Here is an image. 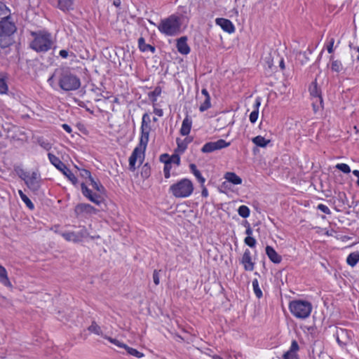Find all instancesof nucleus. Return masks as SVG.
Returning <instances> with one entry per match:
<instances>
[{
    "label": "nucleus",
    "instance_id": "32",
    "mask_svg": "<svg viewBox=\"0 0 359 359\" xmlns=\"http://www.w3.org/2000/svg\"><path fill=\"white\" fill-rule=\"evenodd\" d=\"M252 285L253 292H254L255 296L258 299H260L262 297L263 294H262V291L261 288L259 287V282L257 278H255L252 280Z\"/></svg>",
    "mask_w": 359,
    "mask_h": 359
},
{
    "label": "nucleus",
    "instance_id": "61",
    "mask_svg": "<svg viewBox=\"0 0 359 359\" xmlns=\"http://www.w3.org/2000/svg\"><path fill=\"white\" fill-rule=\"evenodd\" d=\"M62 128L68 133H71L72 131V128L68 124H66V123L62 124Z\"/></svg>",
    "mask_w": 359,
    "mask_h": 359
},
{
    "label": "nucleus",
    "instance_id": "9",
    "mask_svg": "<svg viewBox=\"0 0 359 359\" xmlns=\"http://www.w3.org/2000/svg\"><path fill=\"white\" fill-rule=\"evenodd\" d=\"M60 234L66 241L74 243L81 242L83 238L89 236V233L85 226L80 227L78 231H66Z\"/></svg>",
    "mask_w": 359,
    "mask_h": 359
},
{
    "label": "nucleus",
    "instance_id": "19",
    "mask_svg": "<svg viewBox=\"0 0 359 359\" xmlns=\"http://www.w3.org/2000/svg\"><path fill=\"white\" fill-rule=\"evenodd\" d=\"M224 178L226 180L227 182H231L233 184H241L242 183V179L234 172H226ZM226 183V182H224L223 186H225Z\"/></svg>",
    "mask_w": 359,
    "mask_h": 359
},
{
    "label": "nucleus",
    "instance_id": "56",
    "mask_svg": "<svg viewBox=\"0 0 359 359\" xmlns=\"http://www.w3.org/2000/svg\"><path fill=\"white\" fill-rule=\"evenodd\" d=\"M318 209L321 210L323 212L325 213V214H327V215H330L331 213L330 209L328 208L327 206L323 205V204H319L318 205Z\"/></svg>",
    "mask_w": 359,
    "mask_h": 359
},
{
    "label": "nucleus",
    "instance_id": "64",
    "mask_svg": "<svg viewBox=\"0 0 359 359\" xmlns=\"http://www.w3.org/2000/svg\"><path fill=\"white\" fill-rule=\"evenodd\" d=\"M353 174L358 177L357 184L359 186V170H353Z\"/></svg>",
    "mask_w": 359,
    "mask_h": 359
},
{
    "label": "nucleus",
    "instance_id": "18",
    "mask_svg": "<svg viewBox=\"0 0 359 359\" xmlns=\"http://www.w3.org/2000/svg\"><path fill=\"white\" fill-rule=\"evenodd\" d=\"M74 0H57V7L62 11H69L74 8Z\"/></svg>",
    "mask_w": 359,
    "mask_h": 359
},
{
    "label": "nucleus",
    "instance_id": "41",
    "mask_svg": "<svg viewBox=\"0 0 359 359\" xmlns=\"http://www.w3.org/2000/svg\"><path fill=\"white\" fill-rule=\"evenodd\" d=\"M299 347L298 345V343L296 340H292L291 342L290 347L288 351H286V353L297 355V351H299Z\"/></svg>",
    "mask_w": 359,
    "mask_h": 359
},
{
    "label": "nucleus",
    "instance_id": "3",
    "mask_svg": "<svg viewBox=\"0 0 359 359\" xmlns=\"http://www.w3.org/2000/svg\"><path fill=\"white\" fill-rule=\"evenodd\" d=\"M33 37L29 47L36 53H46L51 49L53 44L51 34L45 30L32 32Z\"/></svg>",
    "mask_w": 359,
    "mask_h": 359
},
{
    "label": "nucleus",
    "instance_id": "26",
    "mask_svg": "<svg viewBox=\"0 0 359 359\" xmlns=\"http://www.w3.org/2000/svg\"><path fill=\"white\" fill-rule=\"evenodd\" d=\"M252 142L258 147H265L270 142V140H266L264 137L258 135L252 139Z\"/></svg>",
    "mask_w": 359,
    "mask_h": 359
},
{
    "label": "nucleus",
    "instance_id": "5",
    "mask_svg": "<svg viewBox=\"0 0 359 359\" xmlns=\"http://www.w3.org/2000/svg\"><path fill=\"white\" fill-rule=\"evenodd\" d=\"M170 190L177 198H185L189 196L193 191L194 186L192 182L188 179H183L178 182L173 184Z\"/></svg>",
    "mask_w": 359,
    "mask_h": 359
},
{
    "label": "nucleus",
    "instance_id": "2",
    "mask_svg": "<svg viewBox=\"0 0 359 359\" xmlns=\"http://www.w3.org/2000/svg\"><path fill=\"white\" fill-rule=\"evenodd\" d=\"M55 76H57V84L64 91L76 90L81 86L80 79L69 67L55 69Z\"/></svg>",
    "mask_w": 359,
    "mask_h": 359
},
{
    "label": "nucleus",
    "instance_id": "15",
    "mask_svg": "<svg viewBox=\"0 0 359 359\" xmlns=\"http://www.w3.org/2000/svg\"><path fill=\"white\" fill-rule=\"evenodd\" d=\"M187 41V36H182L177 40V50L182 55H187L190 52V48Z\"/></svg>",
    "mask_w": 359,
    "mask_h": 359
},
{
    "label": "nucleus",
    "instance_id": "24",
    "mask_svg": "<svg viewBox=\"0 0 359 359\" xmlns=\"http://www.w3.org/2000/svg\"><path fill=\"white\" fill-rule=\"evenodd\" d=\"M242 263L245 269H248L249 267L253 268V263L251 262L250 254L248 250L244 252L242 257Z\"/></svg>",
    "mask_w": 359,
    "mask_h": 359
},
{
    "label": "nucleus",
    "instance_id": "50",
    "mask_svg": "<svg viewBox=\"0 0 359 359\" xmlns=\"http://www.w3.org/2000/svg\"><path fill=\"white\" fill-rule=\"evenodd\" d=\"M172 163L169 161H165L164 163V175L165 178H168L170 175V171L172 167Z\"/></svg>",
    "mask_w": 359,
    "mask_h": 359
},
{
    "label": "nucleus",
    "instance_id": "42",
    "mask_svg": "<svg viewBox=\"0 0 359 359\" xmlns=\"http://www.w3.org/2000/svg\"><path fill=\"white\" fill-rule=\"evenodd\" d=\"M104 338L106 339H107L109 342H111V344H114L115 346L119 347V348H123L125 349L126 346V344L118 341V339H114V338H111L110 337H107V336H105Z\"/></svg>",
    "mask_w": 359,
    "mask_h": 359
},
{
    "label": "nucleus",
    "instance_id": "43",
    "mask_svg": "<svg viewBox=\"0 0 359 359\" xmlns=\"http://www.w3.org/2000/svg\"><path fill=\"white\" fill-rule=\"evenodd\" d=\"M8 15H11L10 9L6 6V5L4 3L0 1V16H6Z\"/></svg>",
    "mask_w": 359,
    "mask_h": 359
},
{
    "label": "nucleus",
    "instance_id": "40",
    "mask_svg": "<svg viewBox=\"0 0 359 359\" xmlns=\"http://www.w3.org/2000/svg\"><path fill=\"white\" fill-rule=\"evenodd\" d=\"M151 174V168L148 163H145L141 169V175L143 178H148Z\"/></svg>",
    "mask_w": 359,
    "mask_h": 359
},
{
    "label": "nucleus",
    "instance_id": "38",
    "mask_svg": "<svg viewBox=\"0 0 359 359\" xmlns=\"http://www.w3.org/2000/svg\"><path fill=\"white\" fill-rule=\"evenodd\" d=\"M88 330L89 332L97 335H101L102 334L100 327L95 321L91 323Z\"/></svg>",
    "mask_w": 359,
    "mask_h": 359
},
{
    "label": "nucleus",
    "instance_id": "6",
    "mask_svg": "<svg viewBox=\"0 0 359 359\" xmlns=\"http://www.w3.org/2000/svg\"><path fill=\"white\" fill-rule=\"evenodd\" d=\"M180 22L179 18L175 15H171L161 22V27L158 29L167 35L177 34L180 29Z\"/></svg>",
    "mask_w": 359,
    "mask_h": 359
},
{
    "label": "nucleus",
    "instance_id": "51",
    "mask_svg": "<svg viewBox=\"0 0 359 359\" xmlns=\"http://www.w3.org/2000/svg\"><path fill=\"white\" fill-rule=\"evenodd\" d=\"M59 55L64 59L67 58L69 56L75 57V54L69 52L68 50H61L59 52Z\"/></svg>",
    "mask_w": 359,
    "mask_h": 359
},
{
    "label": "nucleus",
    "instance_id": "58",
    "mask_svg": "<svg viewBox=\"0 0 359 359\" xmlns=\"http://www.w3.org/2000/svg\"><path fill=\"white\" fill-rule=\"evenodd\" d=\"M55 80L57 81V76H55V72L53 74L48 78V83L50 86H53V83L55 82Z\"/></svg>",
    "mask_w": 359,
    "mask_h": 359
},
{
    "label": "nucleus",
    "instance_id": "52",
    "mask_svg": "<svg viewBox=\"0 0 359 359\" xmlns=\"http://www.w3.org/2000/svg\"><path fill=\"white\" fill-rule=\"evenodd\" d=\"M245 243L250 248H253L255 246L256 240L252 236H247L245 238Z\"/></svg>",
    "mask_w": 359,
    "mask_h": 359
},
{
    "label": "nucleus",
    "instance_id": "49",
    "mask_svg": "<svg viewBox=\"0 0 359 359\" xmlns=\"http://www.w3.org/2000/svg\"><path fill=\"white\" fill-rule=\"evenodd\" d=\"M336 168L341 170L344 173H349L351 172L350 167L345 163H338L336 165Z\"/></svg>",
    "mask_w": 359,
    "mask_h": 359
},
{
    "label": "nucleus",
    "instance_id": "34",
    "mask_svg": "<svg viewBox=\"0 0 359 359\" xmlns=\"http://www.w3.org/2000/svg\"><path fill=\"white\" fill-rule=\"evenodd\" d=\"M18 194L20 196V198L26 204V205L30 210H33L34 208V205L33 203L31 201V200L27 196V195L25 194L22 190H19Z\"/></svg>",
    "mask_w": 359,
    "mask_h": 359
},
{
    "label": "nucleus",
    "instance_id": "29",
    "mask_svg": "<svg viewBox=\"0 0 359 359\" xmlns=\"http://www.w3.org/2000/svg\"><path fill=\"white\" fill-rule=\"evenodd\" d=\"M189 168H190V170H191V172H193V174L195 175V177L198 180V182L203 184L205 182V180L201 175L200 171L196 168V165L194 163H191L189 165Z\"/></svg>",
    "mask_w": 359,
    "mask_h": 359
},
{
    "label": "nucleus",
    "instance_id": "35",
    "mask_svg": "<svg viewBox=\"0 0 359 359\" xmlns=\"http://www.w3.org/2000/svg\"><path fill=\"white\" fill-rule=\"evenodd\" d=\"M125 349L129 355H133L135 358H140L144 356V354L140 352L139 351L134 348L128 346V345H126Z\"/></svg>",
    "mask_w": 359,
    "mask_h": 359
},
{
    "label": "nucleus",
    "instance_id": "12",
    "mask_svg": "<svg viewBox=\"0 0 359 359\" xmlns=\"http://www.w3.org/2000/svg\"><path fill=\"white\" fill-rule=\"evenodd\" d=\"M25 183L30 191L34 194H37L41 187L40 175L36 172H33L25 180Z\"/></svg>",
    "mask_w": 359,
    "mask_h": 359
},
{
    "label": "nucleus",
    "instance_id": "39",
    "mask_svg": "<svg viewBox=\"0 0 359 359\" xmlns=\"http://www.w3.org/2000/svg\"><path fill=\"white\" fill-rule=\"evenodd\" d=\"M238 213L241 217L247 218L250 215V209L246 205H241L238 208Z\"/></svg>",
    "mask_w": 359,
    "mask_h": 359
},
{
    "label": "nucleus",
    "instance_id": "37",
    "mask_svg": "<svg viewBox=\"0 0 359 359\" xmlns=\"http://www.w3.org/2000/svg\"><path fill=\"white\" fill-rule=\"evenodd\" d=\"M311 50L308 49L307 51L300 52L298 54V60L302 62V64H306L309 60V55L311 54Z\"/></svg>",
    "mask_w": 359,
    "mask_h": 359
},
{
    "label": "nucleus",
    "instance_id": "60",
    "mask_svg": "<svg viewBox=\"0 0 359 359\" xmlns=\"http://www.w3.org/2000/svg\"><path fill=\"white\" fill-rule=\"evenodd\" d=\"M245 223L247 225L245 233L248 235V236H250L252 233V229H251L249 223L247 221H245Z\"/></svg>",
    "mask_w": 359,
    "mask_h": 359
},
{
    "label": "nucleus",
    "instance_id": "44",
    "mask_svg": "<svg viewBox=\"0 0 359 359\" xmlns=\"http://www.w3.org/2000/svg\"><path fill=\"white\" fill-rule=\"evenodd\" d=\"M81 189L83 195L87 198H89V197H90V196H92V194H93V191L90 189H88V187L84 183H82L81 184Z\"/></svg>",
    "mask_w": 359,
    "mask_h": 359
},
{
    "label": "nucleus",
    "instance_id": "30",
    "mask_svg": "<svg viewBox=\"0 0 359 359\" xmlns=\"http://www.w3.org/2000/svg\"><path fill=\"white\" fill-rule=\"evenodd\" d=\"M0 282L8 287H12V284L8 277L7 271H0Z\"/></svg>",
    "mask_w": 359,
    "mask_h": 359
},
{
    "label": "nucleus",
    "instance_id": "22",
    "mask_svg": "<svg viewBox=\"0 0 359 359\" xmlns=\"http://www.w3.org/2000/svg\"><path fill=\"white\" fill-rule=\"evenodd\" d=\"M8 76L6 73H0V94H5L8 90L7 85Z\"/></svg>",
    "mask_w": 359,
    "mask_h": 359
},
{
    "label": "nucleus",
    "instance_id": "36",
    "mask_svg": "<svg viewBox=\"0 0 359 359\" xmlns=\"http://www.w3.org/2000/svg\"><path fill=\"white\" fill-rule=\"evenodd\" d=\"M89 181L90 182V184L92 185L93 188L97 191L100 193H104L105 191V188L100 184L99 181H95L93 177L90 178Z\"/></svg>",
    "mask_w": 359,
    "mask_h": 359
},
{
    "label": "nucleus",
    "instance_id": "63",
    "mask_svg": "<svg viewBox=\"0 0 359 359\" xmlns=\"http://www.w3.org/2000/svg\"><path fill=\"white\" fill-rule=\"evenodd\" d=\"M201 195L203 197H207L208 196V190H207V189L205 187L203 188V190L201 191Z\"/></svg>",
    "mask_w": 359,
    "mask_h": 359
},
{
    "label": "nucleus",
    "instance_id": "8",
    "mask_svg": "<svg viewBox=\"0 0 359 359\" xmlns=\"http://www.w3.org/2000/svg\"><path fill=\"white\" fill-rule=\"evenodd\" d=\"M17 30L15 24L12 20L11 15L1 18L0 20V37L12 36Z\"/></svg>",
    "mask_w": 359,
    "mask_h": 359
},
{
    "label": "nucleus",
    "instance_id": "31",
    "mask_svg": "<svg viewBox=\"0 0 359 359\" xmlns=\"http://www.w3.org/2000/svg\"><path fill=\"white\" fill-rule=\"evenodd\" d=\"M323 100L322 96L316 97L312 99V106L315 112H317L320 108H323Z\"/></svg>",
    "mask_w": 359,
    "mask_h": 359
},
{
    "label": "nucleus",
    "instance_id": "14",
    "mask_svg": "<svg viewBox=\"0 0 359 359\" xmlns=\"http://www.w3.org/2000/svg\"><path fill=\"white\" fill-rule=\"evenodd\" d=\"M74 212L78 217L83 213L88 215L96 214L97 210L88 203H79L74 208Z\"/></svg>",
    "mask_w": 359,
    "mask_h": 359
},
{
    "label": "nucleus",
    "instance_id": "16",
    "mask_svg": "<svg viewBox=\"0 0 359 359\" xmlns=\"http://www.w3.org/2000/svg\"><path fill=\"white\" fill-rule=\"evenodd\" d=\"M216 22L217 25H219L225 32H227L228 33H232L235 30L233 25L229 20L224 18H217Z\"/></svg>",
    "mask_w": 359,
    "mask_h": 359
},
{
    "label": "nucleus",
    "instance_id": "25",
    "mask_svg": "<svg viewBox=\"0 0 359 359\" xmlns=\"http://www.w3.org/2000/svg\"><path fill=\"white\" fill-rule=\"evenodd\" d=\"M309 92L312 99L321 96V90L318 88L316 81L311 83L309 87Z\"/></svg>",
    "mask_w": 359,
    "mask_h": 359
},
{
    "label": "nucleus",
    "instance_id": "28",
    "mask_svg": "<svg viewBox=\"0 0 359 359\" xmlns=\"http://www.w3.org/2000/svg\"><path fill=\"white\" fill-rule=\"evenodd\" d=\"M359 261V252H355L351 253L346 259L347 263L352 267H353Z\"/></svg>",
    "mask_w": 359,
    "mask_h": 359
},
{
    "label": "nucleus",
    "instance_id": "27",
    "mask_svg": "<svg viewBox=\"0 0 359 359\" xmlns=\"http://www.w3.org/2000/svg\"><path fill=\"white\" fill-rule=\"evenodd\" d=\"M11 36H4L0 37V47L2 49L6 48L13 44V41Z\"/></svg>",
    "mask_w": 359,
    "mask_h": 359
},
{
    "label": "nucleus",
    "instance_id": "17",
    "mask_svg": "<svg viewBox=\"0 0 359 359\" xmlns=\"http://www.w3.org/2000/svg\"><path fill=\"white\" fill-rule=\"evenodd\" d=\"M266 253L273 262L280 263L281 262V256L279 255L272 247L267 245L266 247Z\"/></svg>",
    "mask_w": 359,
    "mask_h": 359
},
{
    "label": "nucleus",
    "instance_id": "7",
    "mask_svg": "<svg viewBox=\"0 0 359 359\" xmlns=\"http://www.w3.org/2000/svg\"><path fill=\"white\" fill-rule=\"evenodd\" d=\"M48 157L50 162L62 173L65 175L73 184H76L78 182L76 177L72 172L66 166V165L60 161V159L55 155L48 153Z\"/></svg>",
    "mask_w": 359,
    "mask_h": 359
},
{
    "label": "nucleus",
    "instance_id": "11",
    "mask_svg": "<svg viewBox=\"0 0 359 359\" xmlns=\"http://www.w3.org/2000/svg\"><path fill=\"white\" fill-rule=\"evenodd\" d=\"M338 344L344 347L351 341L352 332L344 328H338L334 334Z\"/></svg>",
    "mask_w": 359,
    "mask_h": 359
},
{
    "label": "nucleus",
    "instance_id": "48",
    "mask_svg": "<svg viewBox=\"0 0 359 359\" xmlns=\"http://www.w3.org/2000/svg\"><path fill=\"white\" fill-rule=\"evenodd\" d=\"M88 199L96 205H100L102 201V197L95 193H93Z\"/></svg>",
    "mask_w": 359,
    "mask_h": 359
},
{
    "label": "nucleus",
    "instance_id": "23",
    "mask_svg": "<svg viewBox=\"0 0 359 359\" xmlns=\"http://www.w3.org/2000/svg\"><path fill=\"white\" fill-rule=\"evenodd\" d=\"M191 121L188 118H185L182 122V128L180 129V133L182 135H187L191 130Z\"/></svg>",
    "mask_w": 359,
    "mask_h": 359
},
{
    "label": "nucleus",
    "instance_id": "47",
    "mask_svg": "<svg viewBox=\"0 0 359 359\" xmlns=\"http://www.w3.org/2000/svg\"><path fill=\"white\" fill-rule=\"evenodd\" d=\"M210 107V97H205L204 102L200 106V111H204Z\"/></svg>",
    "mask_w": 359,
    "mask_h": 359
},
{
    "label": "nucleus",
    "instance_id": "20",
    "mask_svg": "<svg viewBox=\"0 0 359 359\" xmlns=\"http://www.w3.org/2000/svg\"><path fill=\"white\" fill-rule=\"evenodd\" d=\"M261 104L260 98L257 97L255 100V103L254 104V110L250 114V121L251 123H255L258 118L259 114V107Z\"/></svg>",
    "mask_w": 359,
    "mask_h": 359
},
{
    "label": "nucleus",
    "instance_id": "55",
    "mask_svg": "<svg viewBox=\"0 0 359 359\" xmlns=\"http://www.w3.org/2000/svg\"><path fill=\"white\" fill-rule=\"evenodd\" d=\"M39 144L41 147H43V149H45L47 151L50 150L51 148L50 144L49 142H48L47 141L39 140Z\"/></svg>",
    "mask_w": 359,
    "mask_h": 359
},
{
    "label": "nucleus",
    "instance_id": "33",
    "mask_svg": "<svg viewBox=\"0 0 359 359\" xmlns=\"http://www.w3.org/2000/svg\"><path fill=\"white\" fill-rule=\"evenodd\" d=\"M14 171L18 175V176L21 178L22 180H25L27 177L29 175L28 172L24 170V169L20 165H15Z\"/></svg>",
    "mask_w": 359,
    "mask_h": 359
},
{
    "label": "nucleus",
    "instance_id": "10",
    "mask_svg": "<svg viewBox=\"0 0 359 359\" xmlns=\"http://www.w3.org/2000/svg\"><path fill=\"white\" fill-rule=\"evenodd\" d=\"M330 60L332 71L337 73L341 72L344 70L346 71L353 65V55L347 59H344L343 62L339 60H334L332 55L330 57Z\"/></svg>",
    "mask_w": 359,
    "mask_h": 359
},
{
    "label": "nucleus",
    "instance_id": "4",
    "mask_svg": "<svg viewBox=\"0 0 359 359\" xmlns=\"http://www.w3.org/2000/svg\"><path fill=\"white\" fill-rule=\"evenodd\" d=\"M288 308L293 316L304 320L310 316L313 306L308 301L295 299L289 303Z\"/></svg>",
    "mask_w": 359,
    "mask_h": 359
},
{
    "label": "nucleus",
    "instance_id": "54",
    "mask_svg": "<svg viewBox=\"0 0 359 359\" xmlns=\"http://www.w3.org/2000/svg\"><path fill=\"white\" fill-rule=\"evenodd\" d=\"M80 175L82 177L88 179L89 180L93 177L90 172L86 169H82L80 172Z\"/></svg>",
    "mask_w": 359,
    "mask_h": 359
},
{
    "label": "nucleus",
    "instance_id": "57",
    "mask_svg": "<svg viewBox=\"0 0 359 359\" xmlns=\"http://www.w3.org/2000/svg\"><path fill=\"white\" fill-rule=\"evenodd\" d=\"M283 359H299V358L298 355H294L285 352L283 355Z\"/></svg>",
    "mask_w": 359,
    "mask_h": 359
},
{
    "label": "nucleus",
    "instance_id": "13",
    "mask_svg": "<svg viewBox=\"0 0 359 359\" xmlns=\"http://www.w3.org/2000/svg\"><path fill=\"white\" fill-rule=\"evenodd\" d=\"M229 145L230 142H226L224 140L220 139L216 142H210L205 144L201 149V151L203 153H210L227 147Z\"/></svg>",
    "mask_w": 359,
    "mask_h": 359
},
{
    "label": "nucleus",
    "instance_id": "62",
    "mask_svg": "<svg viewBox=\"0 0 359 359\" xmlns=\"http://www.w3.org/2000/svg\"><path fill=\"white\" fill-rule=\"evenodd\" d=\"M170 157V156H169L168 154H162L160 156V161L165 163V161H168Z\"/></svg>",
    "mask_w": 359,
    "mask_h": 359
},
{
    "label": "nucleus",
    "instance_id": "53",
    "mask_svg": "<svg viewBox=\"0 0 359 359\" xmlns=\"http://www.w3.org/2000/svg\"><path fill=\"white\" fill-rule=\"evenodd\" d=\"M168 161L170 162V163H174L177 165H179L180 163V156L178 154H173L170 157Z\"/></svg>",
    "mask_w": 359,
    "mask_h": 359
},
{
    "label": "nucleus",
    "instance_id": "1",
    "mask_svg": "<svg viewBox=\"0 0 359 359\" xmlns=\"http://www.w3.org/2000/svg\"><path fill=\"white\" fill-rule=\"evenodd\" d=\"M152 121H157V118L155 116L151 117V112H146L143 114L141 124V136L140 138V143L138 146L134 149L129 158V169L131 171L135 170V164L137 161L141 164L144 160V151L149 141V133L151 130Z\"/></svg>",
    "mask_w": 359,
    "mask_h": 359
},
{
    "label": "nucleus",
    "instance_id": "46",
    "mask_svg": "<svg viewBox=\"0 0 359 359\" xmlns=\"http://www.w3.org/2000/svg\"><path fill=\"white\" fill-rule=\"evenodd\" d=\"M177 149L180 152H184L187 147V142L186 140H180V139H177Z\"/></svg>",
    "mask_w": 359,
    "mask_h": 359
},
{
    "label": "nucleus",
    "instance_id": "59",
    "mask_svg": "<svg viewBox=\"0 0 359 359\" xmlns=\"http://www.w3.org/2000/svg\"><path fill=\"white\" fill-rule=\"evenodd\" d=\"M334 43V39L333 38H332L330 41L329 44L327 46V50L329 53H332L334 51V49H333Z\"/></svg>",
    "mask_w": 359,
    "mask_h": 359
},
{
    "label": "nucleus",
    "instance_id": "45",
    "mask_svg": "<svg viewBox=\"0 0 359 359\" xmlns=\"http://www.w3.org/2000/svg\"><path fill=\"white\" fill-rule=\"evenodd\" d=\"M151 100L153 101V107H154V113L157 114V108L156 107V104H155V102L156 100V97H157V88H156L152 92H151L149 94Z\"/></svg>",
    "mask_w": 359,
    "mask_h": 359
},
{
    "label": "nucleus",
    "instance_id": "21",
    "mask_svg": "<svg viewBox=\"0 0 359 359\" xmlns=\"http://www.w3.org/2000/svg\"><path fill=\"white\" fill-rule=\"evenodd\" d=\"M138 46L140 50L142 52L151 51L154 53L156 50L155 46L146 43L144 38L142 37H140L138 39Z\"/></svg>",
    "mask_w": 359,
    "mask_h": 359
}]
</instances>
